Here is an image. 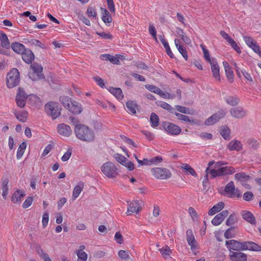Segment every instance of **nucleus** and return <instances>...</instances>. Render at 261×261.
<instances>
[{"instance_id": "f257e3e1", "label": "nucleus", "mask_w": 261, "mask_h": 261, "mask_svg": "<svg viewBox=\"0 0 261 261\" xmlns=\"http://www.w3.org/2000/svg\"><path fill=\"white\" fill-rule=\"evenodd\" d=\"M74 132L76 137L83 141L91 142L94 140V134L93 130L85 125H76Z\"/></svg>"}, {"instance_id": "f03ea898", "label": "nucleus", "mask_w": 261, "mask_h": 261, "mask_svg": "<svg viewBox=\"0 0 261 261\" xmlns=\"http://www.w3.org/2000/svg\"><path fill=\"white\" fill-rule=\"evenodd\" d=\"M28 97H29V99L34 100L35 101L40 100L39 97L36 95L30 94L28 95L22 88H19L16 96V102L17 105L20 108L24 107L25 105L26 100Z\"/></svg>"}, {"instance_id": "7ed1b4c3", "label": "nucleus", "mask_w": 261, "mask_h": 261, "mask_svg": "<svg viewBox=\"0 0 261 261\" xmlns=\"http://www.w3.org/2000/svg\"><path fill=\"white\" fill-rule=\"evenodd\" d=\"M46 114L51 116L53 119L58 118L61 115V108L59 103L55 101H49L44 106Z\"/></svg>"}, {"instance_id": "20e7f679", "label": "nucleus", "mask_w": 261, "mask_h": 261, "mask_svg": "<svg viewBox=\"0 0 261 261\" xmlns=\"http://www.w3.org/2000/svg\"><path fill=\"white\" fill-rule=\"evenodd\" d=\"M100 169L103 174L110 178L115 177L118 174L117 167L111 162L105 163Z\"/></svg>"}, {"instance_id": "39448f33", "label": "nucleus", "mask_w": 261, "mask_h": 261, "mask_svg": "<svg viewBox=\"0 0 261 261\" xmlns=\"http://www.w3.org/2000/svg\"><path fill=\"white\" fill-rule=\"evenodd\" d=\"M19 72L16 68H13L7 74V86L9 88L16 86L19 83Z\"/></svg>"}, {"instance_id": "423d86ee", "label": "nucleus", "mask_w": 261, "mask_h": 261, "mask_svg": "<svg viewBox=\"0 0 261 261\" xmlns=\"http://www.w3.org/2000/svg\"><path fill=\"white\" fill-rule=\"evenodd\" d=\"M151 172L154 177L158 179H167L171 177L170 171L164 168L156 167L151 170Z\"/></svg>"}, {"instance_id": "0eeeda50", "label": "nucleus", "mask_w": 261, "mask_h": 261, "mask_svg": "<svg viewBox=\"0 0 261 261\" xmlns=\"http://www.w3.org/2000/svg\"><path fill=\"white\" fill-rule=\"evenodd\" d=\"M224 192L229 198H240L241 196V192L238 189L235 188L233 181H230L226 185Z\"/></svg>"}, {"instance_id": "6e6552de", "label": "nucleus", "mask_w": 261, "mask_h": 261, "mask_svg": "<svg viewBox=\"0 0 261 261\" xmlns=\"http://www.w3.org/2000/svg\"><path fill=\"white\" fill-rule=\"evenodd\" d=\"M31 67L33 71V72H30L29 76L32 80L35 81L41 78L42 76L41 73L43 70V68L41 64L37 63H34L31 65Z\"/></svg>"}, {"instance_id": "1a4fd4ad", "label": "nucleus", "mask_w": 261, "mask_h": 261, "mask_svg": "<svg viewBox=\"0 0 261 261\" xmlns=\"http://www.w3.org/2000/svg\"><path fill=\"white\" fill-rule=\"evenodd\" d=\"M234 178L236 180L241 182L246 189H250V186L247 184L251 178L249 175L245 172L237 173L234 175Z\"/></svg>"}, {"instance_id": "9d476101", "label": "nucleus", "mask_w": 261, "mask_h": 261, "mask_svg": "<svg viewBox=\"0 0 261 261\" xmlns=\"http://www.w3.org/2000/svg\"><path fill=\"white\" fill-rule=\"evenodd\" d=\"M163 126L166 132L172 135H178L181 131L180 127L170 122L164 123Z\"/></svg>"}, {"instance_id": "9b49d317", "label": "nucleus", "mask_w": 261, "mask_h": 261, "mask_svg": "<svg viewBox=\"0 0 261 261\" xmlns=\"http://www.w3.org/2000/svg\"><path fill=\"white\" fill-rule=\"evenodd\" d=\"M227 248L230 251L231 250H242L243 242H240L235 240H230L225 242Z\"/></svg>"}, {"instance_id": "f8f14e48", "label": "nucleus", "mask_w": 261, "mask_h": 261, "mask_svg": "<svg viewBox=\"0 0 261 261\" xmlns=\"http://www.w3.org/2000/svg\"><path fill=\"white\" fill-rule=\"evenodd\" d=\"M225 115V113L224 111L223 110H221L206 119L204 122V124L206 125H212L218 121L221 118H223Z\"/></svg>"}, {"instance_id": "ddd939ff", "label": "nucleus", "mask_w": 261, "mask_h": 261, "mask_svg": "<svg viewBox=\"0 0 261 261\" xmlns=\"http://www.w3.org/2000/svg\"><path fill=\"white\" fill-rule=\"evenodd\" d=\"M242 250H250L258 252L261 251V246L253 242H243Z\"/></svg>"}, {"instance_id": "4468645a", "label": "nucleus", "mask_w": 261, "mask_h": 261, "mask_svg": "<svg viewBox=\"0 0 261 261\" xmlns=\"http://www.w3.org/2000/svg\"><path fill=\"white\" fill-rule=\"evenodd\" d=\"M141 210L140 203L138 201H133L128 206L126 212L127 215H130L132 213L138 214Z\"/></svg>"}, {"instance_id": "2eb2a0df", "label": "nucleus", "mask_w": 261, "mask_h": 261, "mask_svg": "<svg viewBox=\"0 0 261 261\" xmlns=\"http://www.w3.org/2000/svg\"><path fill=\"white\" fill-rule=\"evenodd\" d=\"M228 215V211L227 210L223 211L215 216L211 221L212 224L214 226L219 225Z\"/></svg>"}, {"instance_id": "dca6fc26", "label": "nucleus", "mask_w": 261, "mask_h": 261, "mask_svg": "<svg viewBox=\"0 0 261 261\" xmlns=\"http://www.w3.org/2000/svg\"><path fill=\"white\" fill-rule=\"evenodd\" d=\"M229 257L231 261H247V255L242 252L230 251Z\"/></svg>"}, {"instance_id": "f3484780", "label": "nucleus", "mask_w": 261, "mask_h": 261, "mask_svg": "<svg viewBox=\"0 0 261 261\" xmlns=\"http://www.w3.org/2000/svg\"><path fill=\"white\" fill-rule=\"evenodd\" d=\"M58 133L64 137H69L72 134V130L70 127L64 123H61L57 126Z\"/></svg>"}, {"instance_id": "a211bd4d", "label": "nucleus", "mask_w": 261, "mask_h": 261, "mask_svg": "<svg viewBox=\"0 0 261 261\" xmlns=\"http://www.w3.org/2000/svg\"><path fill=\"white\" fill-rule=\"evenodd\" d=\"M210 64H211V70L213 77L217 81L220 82L221 81L220 75V67L216 60L212 61V62L210 63Z\"/></svg>"}, {"instance_id": "6ab92c4d", "label": "nucleus", "mask_w": 261, "mask_h": 261, "mask_svg": "<svg viewBox=\"0 0 261 261\" xmlns=\"http://www.w3.org/2000/svg\"><path fill=\"white\" fill-rule=\"evenodd\" d=\"M187 241L192 251L195 250L197 248V241L195 239L191 229L187 231Z\"/></svg>"}, {"instance_id": "aec40b11", "label": "nucleus", "mask_w": 261, "mask_h": 261, "mask_svg": "<svg viewBox=\"0 0 261 261\" xmlns=\"http://www.w3.org/2000/svg\"><path fill=\"white\" fill-rule=\"evenodd\" d=\"M22 59L27 64H31L34 60L35 56L31 50L25 48L21 53Z\"/></svg>"}, {"instance_id": "412c9836", "label": "nucleus", "mask_w": 261, "mask_h": 261, "mask_svg": "<svg viewBox=\"0 0 261 261\" xmlns=\"http://www.w3.org/2000/svg\"><path fill=\"white\" fill-rule=\"evenodd\" d=\"M25 195L24 191L21 190H16L12 194L11 199L13 203L18 204L21 202L22 198Z\"/></svg>"}, {"instance_id": "4be33fe9", "label": "nucleus", "mask_w": 261, "mask_h": 261, "mask_svg": "<svg viewBox=\"0 0 261 261\" xmlns=\"http://www.w3.org/2000/svg\"><path fill=\"white\" fill-rule=\"evenodd\" d=\"M223 65L224 66L226 76L228 81L231 83H232L234 80V74L231 67L226 61L223 62Z\"/></svg>"}, {"instance_id": "5701e85b", "label": "nucleus", "mask_w": 261, "mask_h": 261, "mask_svg": "<svg viewBox=\"0 0 261 261\" xmlns=\"http://www.w3.org/2000/svg\"><path fill=\"white\" fill-rule=\"evenodd\" d=\"M230 112L232 117L237 118H242L246 114V112L241 107L232 108L230 110Z\"/></svg>"}, {"instance_id": "b1692460", "label": "nucleus", "mask_w": 261, "mask_h": 261, "mask_svg": "<svg viewBox=\"0 0 261 261\" xmlns=\"http://www.w3.org/2000/svg\"><path fill=\"white\" fill-rule=\"evenodd\" d=\"M174 43L178 51L182 55L184 59L186 61H187L188 59V56L187 50L182 45L180 44V40L178 39H175L174 40Z\"/></svg>"}, {"instance_id": "393cba45", "label": "nucleus", "mask_w": 261, "mask_h": 261, "mask_svg": "<svg viewBox=\"0 0 261 261\" xmlns=\"http://www.w3.org/2000/svg\"><path fill=\"white\" fill-rule=\"evenodd\" d=\"M227 148L231 151H239L242 149V144L240 141L237 140H233L228 144Z\"/></svg>"}, {"instance_id": "a878e982", "label": "nucleus", "mask_w": 261, "mask_h": 261, "mask_svg": "<svg viewBox=\"0 0 261 261\" xmlns=\"http://www.w3.org/2000/svg\"><path fill=\"white\" fill-rule=\"evenodd\" d=\"M9 180L8 178H2V183L1 186V190L2 191V196L4 199H6L7 198V196L8 195V191H9V188H8V184H9Z\"/></svg>"}, {"instance_id": "bb28decb", "label": "nucleus", "mask_w": 261, "mask_h": 261, "mask_svg": "<svg viewBox=\"0 0 261 261\" xmlns=\"http://www.w3.org/2000/svg\"><path fill=\"white\" fill-rule=\"evenodd\" d=\"M67 109L73 114H79L82 110L81 105L79 102L74 101L71 102L69 108Z\"/></svg>"}, {"instance_id": "cd10ccee", "label": "nucleus", "mask_w": 261, "mask_h": 261, "mask_svg": "<svg viewBox=\"0 0 261 261\" xmlns=\"http://www.w3.org/2000/svg\"><path fill=\"white\" fill-rule=\"evenodd\" d=\"M236 171L234 168L231 166H226L219 168V176L232 174Z\"/></svg>"}, {"instance_id": "c85d7f7f", "label": "nucleus", "mask_w": 261, "mask_h": 261, "mask_svg": "<svg viewBox=\"0 0 261 261\" xmlns=\"http://www.w3.org/2000/svg\"><path fill=\"white\" fill-rule=\"evenodd\" d=\"M224 207V203L222 201H220L217 203L216 205H214L208 211V215L210 216H213L216 214L217 213L221 211Z\"/></svg>"}, {"instance_id": "c756f323", "label": "nucleus", "mask_w": 261, "mask_h": 261, "mask_svg": "<svg viewBox=\"0 0 261 261\" xmlns=\"http://www.w3.org/2000/svg\"><path fill=\"white\" fill-rule=\"evenodd\" d=\"M84 187V184L83 182H79L73 190L72 199L75 200L79 197Z\"/></svg>"}, {"instance_id": "7c9ffc66", "label": "nucleus", "mask_w": 261, "mask_h": 261, "mask_svg": "<svg viewBox=\"0 0 261 261\" xmlns=\"http://www.w3.org/2000/svg\"><path fill=\"white\" fill-rule=\"evenodd\" d=\"M176 33L180 39L187 44L189 45L191 43V40L187 36L184 30L179 28L176 29Z\"/></svg>"}, {"instance_id": "2f4dec72", "label": "nucleus", "mask_w": 261, "mask_h": 261, "mask_svg": "<svg viewBox=\"0 0 261 261\" xmlns=\"http://www.w3.org/2000/svg\"><path fill=\"white\" fill-rule=\"evenodd\" d=\"M242 215L243 218L250 223H255V218L251 212L247 211H244L242 212Z\"/></svg>"}, {"instance_id": "473e14b6", "label": "nucleus", "mask_w": 261, "mask_h": 261, "mask_svg": "<svg viewBox=\"0 0 261 261\" xmlns=\"http://www.w3.org/2000/svg\"><path fill=\"white\" fill-rule=\"evenodd\" d=\"M127 111L132 114H135L138 109V105L134 101H128L126 103Z\"/></svg>"}, {"instance_id": "72a5a7b5", "label": "nucleus", "mask_w": 261, "mask_h": 261, "mask_svg": "<svg viewBox=\"0 0 261 261\" xmlns=\"http://www.w3.org/2000/svg\"><path fill=\"white\" fill-rule=\"evenodd\" d=\"M102 13V20L106 24H110L112 22V18L109 11L105 9L101 8Z\"/></svg>"}, {"instance_id": "f704fd0d", "label": "nucleus", "mask_w": 261, "mask_h": 261, "mask_svg": "<svg viewBox=\"0 0 261 261\" xmlns=\"http://www.w3.org/2000/svg\"><path fill=\"white\" fill-rule=\"evenodd\" d=\"M11 46L13 50L18 54H21L25 49V46L22 44L18 42H13Z\"/></svg>"}, {"instance_id": "c9c22d12", "label": "nucleus", "mask_w": 261, "mask_h": 261, "mask_svg": "<svg viewBox=\"0 0 261 261\" xmlns=\"http://www.w3.org/2000/svg\"><path fill=\"white\" fill-rule=\"evenodd\" d=\"M109 91L118 100H122L123 98L122 90L119 88L110 87Z\"/></svg>"}, {"instance_id": "e433bc0d", "label": "nucleus", "mask_w": 261, "mask_h": 261, "mask_svg": "<svg viewBox=\"0 0 261 261\" xmlns=\"http://www.w3.org/2000/svg\"><path fill=\"white\" fill-rule=\"evenodd\" d=\"M0 41L1 43L5 47L8 49L10 47V42L7 36V35L3 32L2 31H0Z\"/></svg>"}, {"instance_id": "4c0bfd02", "label": "nucleus", "mask_w": 261, "mask_h": 261, "mask_svg": "<svg viewBox=\"0 0 261 261\" xmlns=\"http://www.w3.org/2000/svg\"><path fill=\"white\" fill-rule=\"evenodd\" d=\"M205 173L206 175L204 179L205 180H208V175H210L212 178H215L216 177L219 176V169L217 170L210 169V167H208L205 169Z\"/></svg>"}, {"instance_id": "58836bf2", "label": "nucleus", "mask_w": 261, "mask_h": 261, "mask_svg": "<svg viewBox=\"0 0 261 261\" xmlns=\"http://www.w3.org/2000/svg\"><path fill=\"white\" fill-rule=\"evenodd\" d=\"M159 250L165 259L169 258L172 253V250L168 246H165L159 249Z\"/></svg>"}, {"instance_id": "ea45409f", "label": "nucleus", "mask_w": 261, "mask_h": 261, "mask_svg": "<svg viewBox=\"0 0 261 261\" xmlns=\"http://www.w3.org/2000/svg\"><path fill=\"white\" fill-rule=\"evenodd\" d=\"M200 47L201 48L203 53V58L208 63H211L212 61H214L216 60L215 58H211L210 56V54L208 49H206L205 46L201 44L200 45Z\"/></svg>"}, {"instance_id": "a19ab883", "label": "nucleus", "mask_w": 261, "mask_h": 261, "mask_svg": "<svg viewBox=\"0 0 261 261\" xmlns=\"http://www.w3.org/2000/svg\"><path fill=\"white\" fill-rule=\"evenodd\" d=\"M230 129L227 126H222L220 129V133L223 138L225 140H228L230 138Z\"/></svg>"}, {"instance_id": "79ce46f5", "label": "nucleus", "mask_w": 261, "mask_h": 261, "mask_svg": "<svg viewBox=\"0 0 261 261\" xmlns=\"http://www.w3.org/2000/svg\"><path fill=\"white\" fill-rule=\"evenodd\" d=\"M15 115L19 121L24 122L27 120L28 113L27 111L17 112L15 113Z\"/></svg>"}, {"instance_id": "37998d69", "label": "nucleus", "mask_w": 261, "mask_h": 261, "mask_svg": "<svg viewBox=\"0 0 261 261\" xmlns=\"http://www.w3.org/2000/svg\"><path fill=\"white\" fill-rule=\"evenodd\" d=\"M26 147L27 144L25 142H22L19 145L16 153V158L18 160H19L22 158L24 154Z\"/></svg>"}, {"instance_id": "c03bdc74", "label": "nucleus", "mask_w": 261, "mask_h": 261, "mask_svg": "<svg viewBox=\"0 0 261 261\" xmlns=\"http://www.w3.org/2000/svg\"><path fill=\"white\" fill-rule=\"evenodd\" d=\"M59 100L62 105L66 109L69 108V106L72 101L70 97L66 96H61L59 98Z\"/></svg>"}, {"instance_id": "a18cd8bd", "label": "nucleus", "mask_w": 261, "mask_h": 261, "mask_svg": "<svg viewBox=\"0 0 261 261\" xmlns=\"http://www.w3.org/2000/svg\"><path fill=\"white\" fill-rule=\"evenodd\" d=\"M151 125L153 127H155L159 125V118L158 116L154 113H152L150 117Z\"/></svg>"}, {"instance_id": "49530a36", "label": "nucleus", "mask_w": 261, "mask_h": 261, "mask_svg": "<svg viewBox=\"0 0 261 261\" xmlns=\"http://www.w3.org/2000/svg\"><path fill=\"white\" fill-rule=\"evenodd\" d=\"M225 101L228 105L234 106L238 104L239 99L236 97L229 96L226 98Z\"/></svg>"}, {"instance_id": "de8ad7c7", "label": "nucleus", "mask_w": 261, "mask_h": 261, "mask_svg": "<svg viewBox=\"0 0 261 261\" xmlns=\"http://www.w3.org/2000/svg\"><path fill=\"white\" fill-rule=\"evenodd\" d=\"M118 254L120 258L125 261H128L130 258L129 252L128 251L121 250L118 252Z\"/></svg>"}, {"instance_id": "09e8293b", "label": "nucleus", "mask_w": 261, "mask_h": 261, "mask_svg": "<svg viewBox=\"0 0 261 261\" xmlns=\"http://www.w3.org/2000/svg\"><path fill=\"white\" fill-rule=\"evenodd\" d=\"M181 167L182 169L188 171L191 175L195 177L197 176V174L195 170L193 168H192L189 164H182Z\"/></svg>"}, {"instance_id": "8fccbe9b", "label": "nucleus", "mask_w": 261, "mask_h": 261, "mask_svg": "<svg viewBox=\"0 0 261 261\" xmlns=\"http://www.w3.org/2000/svg\"><path fill=\"white\" fill-rule=\"evenodd\" d=\"M95 103L98 106L101 107L103 109L107 108L108 107V105H109L110 107H111L115 109V106L113 105L112 103L109 102H106L101 101L99 99H96L95 100Z\"/></svg>"}, {"instance_id": "3c124183", "label": "nucleus", "mask_w": 261, "mask_h": 261, "mask_svg": "<svg viewBox=\"0 0 261 261\" xmlns=\"http://www.w3.org/2000/svg\"><path fill=\"white\" fill-rule=\"evenodd\" d=\"M243 40L246 45L250 48L251 46L253 45L256 42L251 37L249 36H243Z\"/></svg>"}, {"instance_id": "603ef678", "label": "nucleus", "mask_w": 261, "mask_h": 261, "mask_svg": "<svg viewBox=\"0 0 261 261\" xmlns=\"http://www.w3.org/2000/svg\"><path fill=\"white\" fill-rule=\"evenodd\" d=\"M156 105L158 106L162 107V108L170 111L172 110V107L168 103L166 102L162 101H158L156 102Z\"/></svg>"}, {"instance_id": "864d4df0", "label": "nucleus", "mask_w": 261, "mask_h": 261, "mask_svg": "<svg viewBox=\"0 0 261 261\" xmlns=\"http://www.w3.org/2000/svg\"><path fill=\"white\" fill-rule=\"evenodd\" d=\"M114 158L118 163L122 165L126 162V158L122 154L116 153L114 155Z\"/></svg>"}, {"instance_id": "5fc2aeb1", "label": "nucleus", "mask_w": 261, "mask_h": 261, "mask_svg": "<svg viewBox=\"0 0 261 261\" xmlns=\"http://www.w3.org/2000/svg\"><path fill=\"white\" fill-rule=\"evenodd\" d=\"M109 58H108V60L109 61H110L112 63L116 65H119L120 64V61L119 59L120 57H122L121 55H116V56H112L110 55L109 56Z\"/></svg>"}, {"instance_id": "6e6d98bb", "label": "nucleus", "mask_w": 261, "mask_h": 261, "mask_svg": "<svg viewBox=\"0 0 261 261\" xmlns=\"http://www.w3.org/2000/svg\"><path fill=\"white\" fill-rule=\"evenodd\" d=\"M87 15L89 17H93L96 19L97 13L95 9L92 7L88 8L87 10Z\"/></svg>"}, {"instance_id": "4d7b16f0", "label": "nucleus", "mask_w": 261, "mask_h": 261, "mask_svg": "<svg viewBox=\"0 0 261 261\" xmlns=\"http://www.w3.org/2000/svg\"><path fill=\"white\" fill-rule=\"evenodd\" d=\"M145 87L150 92L158 94L160 92V88L152 85H146Z\"/></svg>"}, {"instance_id": "13d9d810", "label": "nucleus", "mask_w": 261, "mask_h": 261, "mask_svg": "<svg viewBox=\"0 0 261 261\" xmlns=\"http://www.w3.org/2000/svg\"><path fill=\"white\" fill-rule=\"evenodd\" d=\"M228 43L237 53L239 54L241 53V50L240 47L233 39H231V40L228 42Z\"/></svg>"}, {"instance_id": "bf43d9fd", "label": "nucleus", "mask_w": 261, "mask_h": 261, "mask_svg": "<svg viewBox=\"0 0 261 261\" xmlns=\"http://www.w3.org/2000/svg\"><path fill=\"white\" fill-rule=\"evenodd\" d=\"M36 251L40 257L43 259H44V258H46L49 256V255L43 250V249L40 246H39L37 248Z\"/></svg>"}, {"instance_id": "052dcab7", "label": "nucleus", "mask_w": 261, "mask_h": 261, "mask_svg": "<svg viewBox=\"0 0 261 261\" xmlns=\"http://www.w3.org/2000/svg\"><path fill=\"white\" fill-rule=\"evenodd\" d=\"M158 95L165 99H172L175 97L174 95H171L169 93L166 92H164L161 89H160Z\"/></svg>"}, {"instance_id": "680f3d73", "label": "nucleus", "mask_w": 261, "mask_h": 261, "mask_svg": "<svg viewBox=\"0 0 261 261\" xmlns=\"http://www.w3.org/2000/svg\"><path fill=\"white\" fill-rule=\"evenodd\" d=\"M224 237L227 239L233 238L234 237L233 228L232 227H230L227 229L224 233Z\"/></svg>"}, {"instance_id": "e2e57ef3", "label": "nucleus", "mask_w": 261, "mask_h": 261, "mask_svg": "<svg viewBox=\"0 0 261 261\" xmlns=\"http://www.w3.org/2000/svg\"><path fill=\"white\" fill-rule=\"evenodd\" d=\"M77 261H87L88 255L86 252H77Z\"/></svg>"}, {"instance_id": "0e129e2a", "label": "nucleus", "mask_w": 261, "mask_h": 261, "mask_svg": "<svg viewBox=\"0 0 261 261\" xmlns=\"http://www.w3.org/2000/svg\"><path fill=\"white\" fill-rule=\"evenodd\" d=\"M250 48L261 58V50L257 42L251 46Z\"/></svg>"}, {"instance_id": "69168bd1", "label": "nucleus", "mask_w": 261, "mask_h": 261, "mask_svg": "<svg viewBox=\"0 0 261 261\" xmlns=\"http://www.w3.org/2000/svg\"><path fill=\"white\" fill-rule=\"evenodd\" d=\"M49 221V215L47 212H45L42 216V226L43 228H45L48 223Z\"/></svg>"}, {"instance_id": "338daca9", "label": "nucleus", "mask_w": 261, "mask_h": 261, "mask_svg": "<svg viewBox=\"0 0 261 261\" xmlns=\"http://www.w3.org/2000/svg\"><path fill=\"white\" fill-rule=\"evenodd\" d=\"M71 154L72 150L71 149H68L67 151L65 152L63 155L62 156L61 160L64 162L67 161L71 157Z\"/></svg>"}, {"instance_id": "774afa93", "label": "nucleus", "mask_w": 261, "mask_h": 261, "mask_svg": "<svg viewBox=\"0 0 261 261\" xmlns=\"http://www.w3.org/2000/svg\"><path fill=\"white\" fill-rule=\"evenodd\" d=\"M188 212L193 220H195L198 218V215L193 207H190L188 209Z\"/></svg>"}]
</instances>
